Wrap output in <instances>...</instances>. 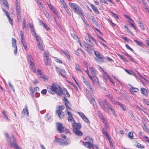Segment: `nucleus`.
Instances as JSON below:
<instances>
[{
    "label": "nucleus",
    "instance_id": "nucleus-22",
    "mask_svg": "<svg viewBox=\"0 0 149 149\" xmlns=\"http://www.w3.org/2000/svg\"><path fill=\"white\" fill-rule=\"evenodd\" d=\"M40 25H42L47 30L49 31L50 30V29L42 21L40 20Z\"/></svg>",
    "mask_w": 149,
    "mask_h": 149
},
{
    "label": "nucleus",
    "instance_id": "nucleus-57",
    "mask_svg": "<svg viewBox=\"0 0 149 149\" xmlns=\"http://www.w3.org/2000/svg\"><path fill=\"white\" fill-rule=\"evenodd\" d=\"M128 58L130 59V60L131 61V62H133L135 63L136 62V61L134 59H133L132 58V56L130 55L129 56Z\"/></svg>",
    "mask_w": 149,
    "mask_h": 149
},
{
    "label": "nucleus",
    "instance_id": "nucleus-20",
    "mask_svg": "<svg viewBox=\"0 0 149 149\" xmlns=\"http://www.w3.org/2000/svg\"><path fill=\"white\" fill-rule=\"evenodd\" d=\"M93 75V77L91 76H89V78L92 80V81L93 83H98V81L97 78L94 75Z\"/></svg>",
    "mask_w": 149,
    "mask_h": 149
},
{
    "label": "nucleus",
    "instance_id": "nucleus-46",
    "mask_svg": "<svg viewBox=\"0 0 149 149\" xmlns=\"http://www.w3.org/2000/svg\"><path fill=\"white\" fill-rule=\"evenodd\" d=\"M86 50L89 54H91L92 53V50L91 48L88 47L86 48Z\"/></svg>",
    "mask_w": 149,
    "mask_h": 149
},
{
    "label": "nucleus",
    "instance_id": "nucleus-52",
    "mask_svg": "<svg viewBox=\"0 0 149 149\" xmlns=\"http://www.w3.org/2000/svg\"><path fill=\"white\" fill-rule=\"evenodd\" d=\"M110 12L113 15V16L116 19H118V15L115 14V13L111 12L110 11Z\"/></svg>",
    "mask_w": 149,
    "mask_h": 149
},
{
    "label": "nucleus",
    "instance_id": "nucleus-2",
    "mask_svg": "<svg viewBox=\"0 0 149 149\" xmlns=\"http://www.w3.org/2000/svg\"><path fill=\"white\" fill-rule=\"evenodd\" d=\"M85 140L86 141L84 142L83 144L86 147L89 149H98V147L97 146L93 145V139L89 136H86L85 139Z\"/></svg>",
    "mask_w": 149,
    "mask_h": 149
},
{
    "label": "nucleus",
    "instance_id": "nucleus-8",
    "mask_svg": "<svg viewBox=\"0 0 149 149\" xmlns=\"http://www.w3.org/2000/svg\"><path fill=\"white\" fill-rule=\"evenodd\" d=\"M55 68L56 69L57 72L60 74L62 76L64 77L67 78L64 75L66 72L64 69H62L57 66L55 67Z\"/></svg>",
    "mask_w": 149,
    "mask_h": 149
},
{
    "label": "nucleus",
    "instance_id": "nucleus-53",
    "mask_svg": "<svg viewBox=\"0 0 149 149\" xmlns=\"http://www.w3.org/2000/svg\"><path fill=\"white\" fill-rule=\"evenodd\" d=\"M65 10L66 11V12L67 13V14L69 15H71V13H70V11L69 10H68V8H64Z\"/></svg>",
    "mask_w": 149,
    "mask_h": 149
},
{
    "label": "nucleus",
    "instance_id": "nucleus-64",
    "mask_svg": "<svg viewBox=\"0 0 149 149\" xmlns=\"http://www.w3.org/2000/svg\"><path fill=\"white\" fill-rule=\"evenodd\" d=\"M51 118V116L50 115L49 116V114L48 113H47L46 116V117L47 120H50Z\"/></svg>",
    "mask_w": 149,
    "mask_h": 149
},
{
    "label": "nucleus",
    "instance_id": "nucleus-24",
    "mask_svg": "<svg viewBox=\"0 0 149 149\" xmlns=\"http://www.w3.org/2000/svg\"><path fill=\"white\" fill-rule=\"evenodd\" d=\"M74 133L77 135L79 136H81L83 135V133L79 130H77L73 131Z\"/></svg>",
    "mask_w": 149,
    "mask_h": 149
},
{
    "label": "nucleus",
    "instance_id": "nucleus-27",
    "mask_svg": "<svg viewBox=\"0 0 149 149\" xmlns=\"http://www.w3.org/2000/svg\"><path fill=\"white\" fill-rule=\"evenodd\" d=\"M109 109H110V111H111L112 113L115 117H116L117 116L116 114V112L115 111L114 109L113 108L112 106L110 105V107L109 108Z\"/></svg>",
    "mask_w": 149,
    "mask_h": 149
},
{
    "label": "nucleus",
    "instance_id": "nucleus-44",
    "mask_svg": "<svg viewBox=\"0 0 149 149\" xmlns=\"http://www.w3.org/2000/svg\"><path fill=\"white\" fill-rule=\"evenodd\" d=\"M68 121L69 122L75 121L72 116H69L68 119Z\"/></svg>",
    "mask_w": 149,
    "mask_h": 149
},
{
    "label": "nucleus",
    "instance_id": "nucleus-7",
    "mask_svg": "<svg viewBox=\"0 0 149 149\" xmlns=\"http://www.w3.org/2000/svg\"><path fill=\"white\" fill-rule=\"evenodd\" d=\"M37 74L42 79L44 80L48 79L49 77L42 74L41 70H37Z\"/></svg>",
    "mask_w": 149,
    "mask_h": 149
},
{
    "label": "nucleus",
    "instance_id": "nucleus-62",
    "mask_svg": "<svg viewBox=\"0 0 149 149\" xmlns=\"http://www.w3.org/2000/svg\"><path fill=\"white\" fill-rule=\"evenodd\" d=\"M144 126H145L144 130H145V131L147 132V133H149V129L145 125H144Z\"/></svg>",
    "mask_w": 149,
    "mask_h": 149
},
{
    "label": "nucleus",
    "instance_id": "nucleus-49",
    "mask_svg": "<svg viewBox=\"0 0 149 149\" xmlns=\"http://www.w3.org/2000/svg\"><path fill=\"white\" fill-rule=\"evenodd\" d=\"M51 10L56 16H58V12L55 10V9H54V8H53Z\"/></svg>",
    "mask_w": 149,
    "mask_h": 149
},
{
    "label": "nucleus",
    "instance_id": "nucleus-36",
    "mask_svg": "<svg viewBox=\"0 0 149 149\" xmlns=\"http://www.w3.org/2000/svg\"><path fill=\"white\" fill-rule=\"evenodd\" d=\"M75 67L76 70L77 71H82L81 69L80 68L79 65L78 64H75Z\"/></svg>",
    "mask_w": 149,
    "mask_h": 149
},
{
    "label": "nucleus",
    "instance_id": "nucleus-3",
    "mask_svg": "<svg viewBox=\"0 0 149 149\" xmlns=\"http://www.w3.org/2000/svg\"><path fill=\"white\" fill-rule=\"evenodd\" d=\"M69 4L71 8L73 9L74 12L80 15L83 16L84 13L81 7L76 3L70 2Z\"/></svg>",
    "mask_w": 149,
    "mask_h": 149
},
{
    "label": "nucleus",
    "instance_id": "nucleus-15",
    "mask_svg": "<svg viewBox=\"0 0 149 149\" xmlns=\"http://www.w3.org/2000/svg\"><path fill=\"white\" fill-rule=\"evenodd\" d=\"M83 79V81L84 83L87 86H88V88L91 91L93 90V88L91 87V86L90 84H89V82L87 81L86 79L84 76H82L81 77Z\"/></svg>",
    "mask_w": 149,
    "mask_h": 149
},
{
    "label": "nucleus",
    "instance_id": "nucleus-59",
    "mask_svg": "<svg viewBox=\"0 0 149 149\" xmlns=\"http://www.w3.org/2000/svg\"><path fill=\"white\" fill-rule=\"evenodd\" d=\"M62 5L63 6V7L64 8H67L68 7V5L66 3V2L64 1L62 3Z\"/></svg>",
    "mask_w": 149,
    "mask_h": 149
},
{
    "label": "nucleus",
    "instance_id": "nucleus-47",
    "mask_svg": "<svg viewBox=\"0 0 149 149\" xmlns=\"http://www.w3.org/2000/svg\"><path fill=\"white\" fill-rule=\"evenodd\" d=\"M128 136L130 139H133V132H130L128 133Z\"/></svg>",
    "mask_w": 149,
    "mask_h": 149
},
{
    "label": "nucleus",
    "instance_id": "nucleus-11",
    "mask_svg": "<svg viewBox=\"0 0 149 149\" xmlns=\"http://www.w3.org/2000/svg\"><path fill=\"white\" fill-rule=\"evenodd\" d=\"M13 143H11V146L12 147L15 148L16 149H22L20 147L18 146L17 144L16 139L13 137Z\"/></svg>",
    "mask_w": 149,
    "mask_h": 149
},
{
    "label": "nucleus",
    "instance_id": "nucleus-10",
    "mask_svg": "<svg viewBox=\"0 0 149 149\" xmlns=\"http://www.w3.org/2000/svg\"><path fill=\"white\" fill-rule=\"evenodd\" d=\"M63 101L65 102L66 108H67L69 110H71V105L68 99L64 97L63 99Z\"/></svg>",
    "mask_w": 149,
    "mask_h": 149
},
{
    "label": "nucleus",
    "instance_id": "nucleus-21",
    "mask_svg": "<svg viewBox=\"0 0 149 149\" xmlns=\"http://www.w3.org/2000/svg\"><path fill=\"white\" fill-rule=\"evenodd\" d=\"M91 7L93 10L94 12L97 14H98L99 13V12L98 11L97 9L95 7V6L92 4H91L90 5Z\"/></svg>",
    "mask_w": 149,
    "mask_h": 149
},
{
    "label": "nucleus",
    "instance_id": "nucleus-51",
    "mask_svg": "<svg viewBox=\"0 0 149 149\" xmlns=\"http://www.w3.org/2000/svg\"><path fill=\"white\" fill-rule=\"evenodd\" d=\"M90 71L91 72V74H92V75H93V74H94V70L93 68V67H90L89 68Z\"/></svg>",
    "mask_w": 149,
    "mask_h": 149
},
{
    "label": "nucleus",
    "instance_id": "nucleus-16",
    "mask_svg": "<svg viewBox=\"0 0 149 149\" xmlns=\"http://www.w3.org/2000/svg\"><path fill=\"white\" fill-rule=\"evenodd\" d=\"M5 136L7 138V141L9 142L10 144L13 143V137L15 138L14 136L13 135L11 137H10L8 136V134L7 133L5 134Z\"/></svg>",
    "mask_w": 149,
    "mask_h": 149
},
{
    "label": "nucleus",
    "instance_id": "nucleus-31",
    "mask_svg": "<svg viewBox=\"0 0 149 149\" xmlns=\"http://www.w3.org/2000/svg\"><path fill=\"white\" fill-rule=\"evenodd\" d=\"M38 46L39 49L42 51L44 50V48L42 45V42H38Z\"/></svg>",
    "mask_w": 149,
    "mask_h": 149
},
{
    "label": "nucleus",
    "instance_id": "nucleus-38",
    "mask_svg": "<svg viewBox=\"0 0 149 149\" xmlns=\"http://www.w3.org/2000/svg\"><path fill=\"white\" fill-rule=\"evenodd\" d=\"M130 90L131 91L134 92H137L139 90L138 88L133 87H131Z\"/></svg>",
    "mask_w": 149,
    "mask_h": 149
},
{
    "label": "nucleus",
    "instance_id": "nucleus-1",
    "mask_svg": "<svg viewBox=\"0 0 149 149\" xmlns=\"http://www.w3.org/2000/svg\"><path fill=\"white\" fill-rule=\"evenodd\" d=\"M48 92L50 94H56L58 95L61 96L63 95L66 94L68 92L66 89L64 88L62 90L60 86L55 84L49 86L47 88Z\"/></svg>",
    "mask_w": 149,
    "mask_h": 149
},
{
    "label": "nucleus",
    "instance_id": "nucleus-17",
    "mask_svg": "<svg viewBox=\"0 0 149 149\" xmlns=\"http://www.w3.org/2000/svg\"><path fill=\"white\" fill-rule=\"evenodd\" d=\"M56 113L58 115L61 119L63 118L65 115L64 113L60 110H56Z\"/></svg>",
    "mask_w": 149,
    "mask_h": 149
},
{
    "label": "nucleus",
    "instance_id": "nucleus-30",
    "mask_svg": "<svg viewBox=\"0 0 149 149\" xmlns=\"http://www.w3.org/2000/svg\"><path fill=\"white\" fill-rule=\"evenodd\" d=\"M62 52L66 56L67 58L69 60H71L69 53L67 51H62Z\"/></svg>",
    "mask_w": 149,
    "mask_h": 149
},
{
    "label": "nucleus",
    "instance_id": "nucleus-55",
    "mask_svg": "<svg viewBox=\"0 0 149 149\" xmlns=\"http://www.w3.org/2000/svg\"><path fill=\"white\" fill-rule=\"evenodd\" d=\"M125 46L126 47L127 49L130 50L131 52H133L134 51L128 45L126 44Z\"/></svg>",
    "mask_w": 149,
    "mask_h": 149
},
{
    "label": "nucleus",
    "instance_id": "nucleus-60",
    "mask_svg": "<svg viewBox=\"0 0 149 149\" xmlns=\"http://www.w3.org/2000/svg\"><path fill=\"white\" fill-rule=\"evenodd\" d=\"M47 92V90L45 89H43L41 91V93L43 95H45Z\"/></svg>",
    "mask_w": 149,
    "mask_h": 149
},
{
    "label": "nucleus",
    "instance_id": "nucleus-42",
    "mask_svg": "<svg viewBox=\"0 0 149 149\" xmlns=\"http://www.w3.org/2000/svg\"><path fill=\"white\" fill-rule=\"evenodd\" d=\"M86 42L89 46L91 47H93V45L92 42L91 40L90 39L87 41Z\"/></svg>",
    "mask_w": 149,
    "mask_h": 149
},
{
    "label": "nucleus",
    "instance_id": "nucleus-45",
    "mask_svg": "<svg viewBox=\"0 0 149 149\" xmlns=\"http://www.w3.org/2000/svg\"><path fill=\"white\" fill-rule=\"evenodd\" d=\"M110 100L111 101V102L114 105H116L118 103V102L117 101H116L114 100V99L113 98V97Z\"/></svg>",
    "mask_w": 149,
    "mask_h": 149
},
{
    "label": "nucleus",
    "instance_id": "nucleus-28",
    "mask_svg": "<svg viewBox=\"0 0 149 149\" xmlns=\"http://www.w3.org/2000/svg\"><path fill=\"white\" fill-rule=\"evenodd\" d=\"M134 42L136 43V44L138 45L141 47H144V45H143V44L142 43V42H141L139 41L136 39H134Z\"/></svg>",
    "mask_w": 149,
    "mask_h": 149
},
{
    "label": "nucleus",
    "instance_id": "nucleus-18",
    "mask_svg": "<svg viewBox=\"0 0 149 149\" xmlns=\"http://www.w3.org/2000/svg\"><path fill=\"white\" fill-rule=\"evenodd\" d=\"M87 36H86L85 37V39L86 41V42L91 38L93 41L96 44H97V42L95 39L91 36L88 33H87Z\"/></svg>",
    "mask_w": 149,
    "mask_h": 149
},
{
    "label": "nucleus",
    "instance_id": "nucleus-25",
    "mask_svg": "<svg viewBox=\"0 0 149 149\" xmlns=\"http://www.w3.org/2000/svg\"><path fill=\"white\" fill-rule=\"evenodd\" d=\"M22 114L24 113V114H26L27 115H29V112L27 106L26 105L25 106V107L23 109V111L22 112Z\"/></svg>",
    "mask_w": 149,
    "mask_h": 149
},
{
    "label": "nucleus",
    "instance_id": "nucleus-12",
    "mask_svg": "<svg viewBox=\"0 0 149 149\" xmlns=\"http://www.w3.org/2000/svg\"><path fill=\"white\" fill-rule=\"evenodd\" d=\"M72 127H73V131H75L80 129L81 127L80 123H73L72 124Z\"/></svg>",
    "mask_w": 149,
    "mask_h": 149
},
{
    "label": "nucleus",
    "instance_id": "nucleus-9",
    "mask_svg": "<svg viewBox=\"0 0 149 149\" xmlns=\"http://www.w3.org/2000/svg\"><path fill=\"white\" fill-rule=\"evenodd\" d=\"M57 130L60 133L63 132L64 130V128L63 125L61 123H56Z\"/></svg>",
    "mask_w": 149,
    "mask_h": 149
},
{
    "label": "nucleus",
    "instance_id": "nucleus-40",
    "mask_svg": "<svg viewBox=\"0 0 149 149\" xmlns=\"http://www.w3.org/2000/svg\"><path fill=\"white\" fill-rule=\"evenodd\" d=\"M24 48L26 50H27L28 49L27 46L26 45V42L25 41L23 42H21Z\"/></svg>",
    "mask_w": 149,
    "mask_h": 149
},
{
    "label": "nucleus",
    "instance_id": "nucleus-63",
    "mask_svg": "<svg viewBox=\"0 0 149 149\" xmlns=\"http://www.w3.org/2000/svg\"><path fill=\"white\" fill-rule=\"evenodd\" d=\"M143 138L144 139L145 141L149 143V138L146 136H143Z\"/></svg>",
    "mask_w": 149,
    "mask_h": 149
},
{
    "label": "nucleus",
    "instance_id": "nucleus-58",
    "mask_svg": "<svg viewBox=\"0 0 149 149\" xmlns=\"http://www.w3.org/2000/svg\"><path fill=\"white\" fill-rule=\"evenodd\" d=\"M65 108V107L63 105H61L59 106L58 109L57 110H60L61 111L63 110Z\"/></svg>",
    "mask_w": 149,
    "mask_h": 149
},
{
    "label": "nucleus",
    "instance_id": "nucleus-41",
    "mask_svg": "<svg viewBox=\"0 0 149 149\" xmlns=\"http://www.w3.org/2000/svg\"><path fill=\"white\" fill-rule=\"evenodd\" d=\"M91 102L93 105L94 106L96 105V103L95 99L93 98H91Z\"/></svg>",
    "mask_w": 149,
    "mask_h": 149
},
{
    "label": "nucleus",
    "instance_id": "nucleus-19",
    "mask_svg": "<svg viewBox=\"0 0 149 149\" xmlns=\"http://www.w3.org/2000/svg\"><path fill=\"white\" fill-rule=\"evenodd\" d=\"M141 91L142 94L146 97L148 96V93L147 91L144 88H141Z\"/></svg>",
    "mask_w": 149,
    "mask_h": 149
},
{
    "label": "nucleus",
    "instance_id": "nucleus-48",
    "mask_svg": "<svg viewBox=\"0 0 149 149\" xmlns=\"http://www.w3.org/2000/svg\"><path fill=\"white\" fill-rule=\"evenodd\" d=\"M30 65L31 67V68L32 70L35 68H36L35 65L34 63L33 62L31 63H30Z\"/></svg>",
    "mask_w": 149,
    "mask_h": 149
},
{
    "label": "nucleus",
    "instance_id": "nucleus-43",
    "mask_svg": "<svg viewBox=\"0 0 149 149\" xmlns=\"http://www.w3.org/2000/svg\"><path fill=\"white\" fill-rule=\"evenodd\" d=\"M124 27L125 29L127 31V32L131 34L132 36L134 35L133 33L128 28L127 26H124Z\"/></svg>",
    "mask_w": 149,
    "mask_h": 149
},
{
    "label": "nucleus",
    "instance_id": "nucleus-35",
    "mask_svg": "<svg viewBox=\"0 0 149 149\" xmlns=\"http://www.w3.org/2000/svg\"><path fill=\"white\" fill-rule=\"evenodd\" d=\"M34 37H35L36 38V40L37 42V43H38V42H42L41 38L39 36L36 35L34 36Z\"/></svg>",
    "mask_w": 149,
    "mask_h": 149
},
{
    "label": "nucleus",
    "instance_id": "nucleus-34",
    "mask_svg": "<svg viewBox=\"0 0 149 149\" xmlns=\"http://www.w3.org/2000/svg\"><path fill=\"white\" fill-rule=\"evenodd\" d=\"M137 144L135 146L138 148H140L141 149L144 148H145V146L143 145H141L138 142H137Z\"/></svg>",
    "mask_w": 149,
    "mask_h": 149
},
{
    "label": "nucleus",
    "instance_id": "nucleus-6",
    "mask_svg": "<svg viewBox=\"0 0 149 149\" xmlns=\"http://www.w3.org/2000/svg\"><path fill=\"white\" fill-rule=\"evenodd\" d=\"M94 54L97 57V58H95V61L99 63H102L104 62V57L99 52L97 51H95Z\"/></svg>",
    "mask_w": 149,
    "mask_h": 149
},
{
    "label": "nucleus",
    "instance_id": "nucleus-50",
    "mask_svg": "<svg viewBox=\"0 0 149 149\" xmlns=\"http://www.w3.org/2000/svg\"><path fill=\"white\" fill-rule=\"evenodd\" d=\"M8 18V21L9 22L10 24H11V25H13V23L12 21V19H11L10 17L9 16L7 17Z\"/></svg>",
    "mask_w": 149,
    "mask_h": 149
},
{
    "label": "nucleus",
    "instance_id": "nucleus-13",
    "mask_svg": "<svg viewBox=\"0 0 149 149\" xmlns=\"http://www.w3.org/2000/svg\"><path fill=\"white\" fill-rule=\"evenodd\" d=\"M56 141H57L60 145L63 146L68 145H69V143L70 142V141H68V143H65L64 140L63 139L60 138H58Z\"/></svg>",
    "mask_w": 149,
    "mask_h": 149
},
{
    "label": "nucleus",
    "instance_id": "nucleus-61",
    "mask_svg": "<svg viewBox=\"0 0 149 149\" xmlns=\"http://www.w3.org/2000/svg\"><path fill=\"white\" fill-rule=\"evenodd\" d=\"M142 100L143 102H144L146 104L148 105H149V102L148 101L144 99H142Z\"/></svg>",
    "mask_w": 149,
    "mask_h": 149
},
{
    "label": "nucleus",
    "instance_id": "nucleus-14",
    "mask_svg": "<svg viewBox=\"0 0 149 149\" xmlns=\"http://www.w3.org/2000/svg\"><path fill=\"white\" fill-rule=\"evenodd\" d=\"M77 113L85 122L87 123H89V120L83 113L79 112H77Z\"/></svg>",
    "mask_w": 149,
    "mask_h": 149
},
{
    "label": "nucleus",
    "instance_id": "nucleus-37",
    "mask_svg": "<svg viewBox=\"0 0 149 149\" xmlns=\"http://www.w3.org/2000/svg\"><path fill=\"white\" fill-rule=\"evenodd\" d=\"M28 62L30 63L33 62V58L31 55L28 56L27 57Z\"/></svg>",
    "mask_w": 149,
    "mask_h": 149
},
{
    "label": "nucleus",
    "instance_id": "nucleus-39",
    "mask_svg": "<svg viewBox=\"0 0 149 149\" xmlns=\"http://www.w3.org/2000/svg\"><path fill=\"white\" fill-rule=\"evenodd\" d=\"M117 104H118V105H119L120 106V107L122 109L123 111H126V107H124V106H123L122 105V104H120L118 102Z\"/></svg>",
    "mask_w": 149,
    "mask_h": 149
},
{
    "label": "nucleus",
    "instance_id": "nucleus-5",
    "mask_svg": "<svg viewBox=\"0 0 149 149\" xmlns=\"http://www.w3.org/2000/svg\"><path fill=\"white\" fill-rule=\"evenodd\" d=\"M15 5L18 21V22H20L22 19V13L19 4L17 0H16L15 1Z\"/></svg>",
    "mask_w": 149,
    "mask_h": 149
},
{
    "label": "nucleus",
    "instance_id": "nucleus-29",
    "mask_svg": "<svg viewBox=\"0 0 149 149\" xmlns=\"http://www.w3.org/2000/svg\"><path fill=\"white\" fill-rule=\"evenodd\" d=\"M12 46L13 47L15 48L17 47L16 45V41L15 39L13 38L12 39Z\"/></svg>",
    "mask_w": 149,
    "mask_h": 149
},
{
    "label": "nucleus",
    "instance_id": "nucleus-54",
    "mask_svg": "<svg viewBox=\"0 0 149 149\" xmlns=\"http://www.w3.org/2000/svg\"><path fill=\"white\" fill-rule=\"evenodd\" d=\"M124 70L126 72H127L130 75H133L134 74V73L132 72H131L126 69H125Z\"/></svg>",
    "mask_w": 149,
    "mask_h": 149
},
{
    "label": "nucleus",
    "instance_id": "nucleus-26",
    "mask_svg": "<svg viewBox=\"0 0 149 149\" xmlns=\"http://www.w3.org/2000/svg\"><path fill=\"white\" fill-rule=\"evenodd\" d=\"M138 24L139 25V26L141 27V29L143 30H144L145 29L144 25L142 22V21L139 19V20L138 21Z\"/></svg>",
    "mask_w": 149,
    "mask_h": 149
},
{
    "label": "nucleus",
    "instance_id": "nucleus-56",
    "mask_svg": "<svg viewBox=\"0 0 149 149\" xmlns=\"http://www.w3.org/2000/svg\"><path fill=\"white\" fill-rule=\"evenodd\" d=\"M2 113L4 115V116L5 117L6 119L8 121H9L10 119L6 114L5 111H2Z\"/></svg>",
    "mask_w": 149,
    "mask_h": 149
},
{
    "label": "nucleus",
    "instance_id": "nucleus-33",
    "mask_svg": "<svg viewBox=\"0 0 149 149\" xmlns=\"http://www.w3.org/2000/svg\"><path fill=\"white\" fill-rule=\"evenodd\" d=\"M44 14L46 16V17L49 19H52L51 16H50L49 13L46 10H45L44 12Z\"/></svg>",
    "mask_w": 149,
    "mask_h": 149
},
{
    "label": "nucleus",
    "instance_id": "nucleus-4",
    "mask_svg": "<svg viewBox=\"0 0 149 149\" xmlns=\"http://www.w3.org/2000/svg\"><path fill=\"white\" fill-rule=\"evenodd\" d=\"M98 101L102 109L106 111H107L110 105L105 100L102 101L100 99Z\"/></svg>",
    "mask_w": 149,
    "mask_h": 149
},
{
    "label": "nucleus",
    "instance_id": "nucleus-32",
    "mask_svg": "<svg viewBox=\"0 0 149 149\" xmlns=\"http://www.w3.org/2000/svg\"><path fill=\"white\" fill-rule=\"evenodd\" d=\"M3 4L8 8H9L7 0H1Z\"/></svg>",
    "mask_w": 149,
    "mask_h": 149
},
{
    "label": "nucleus",
    "instance_id": "nucleus-23",
    "mask_svg": "<svg viewBox=\"0 0 149 149\" xmlns=\"http://www.w3.org/2000/svg\"><path fill=\"white\" fill-rule=\"evenodd\" d=\"M61 137L64 139L65 143H68V141H70L69 145L70 144L71 142L70 140L69 139H67L66 136L65 135L63 134H61Z\"/></svg>",
    "mask_w": 149,
    "mask_h": 149
}]
</instances>
